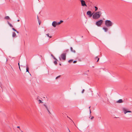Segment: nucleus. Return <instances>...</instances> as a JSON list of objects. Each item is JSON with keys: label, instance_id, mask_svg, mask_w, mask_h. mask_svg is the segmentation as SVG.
<instances>
[{"label": "nucleus", "instance_id": "1", "mask_svg": "<svg viewBox=\"0 0 132 132\" xmlns=\"http://www.w3.org/2000/svg\"><path fill=\"white\" fill-rule=\"evenodd\" d=\"M102 14L101 11L97 12L93 15V18L94 19H97L99 18Z\"/></svg>", "mask_w": 132, "mask_h": 132}, {"label": "nucleus", "instance_id": "2", "mask_svg": "<svg viewBox=\"0 0 132 132\" xmlns=\"http://www.w3.org/2000/svg\"><path fill=\"white\" fill-rule=\"evenodd\" d=\"M66 53L63 52L62 54L59 57V59L61 61L63 60L64 61L66 59Z\"/></svg>", "mask_w": 132, "mask_h": 132}, {"label": "nucleus", "instance_id": "3", "mask_svg": "<svg viewBox=\"0 0 132 132\" xmlns=\"http://www.w3.org/2000/svg\"><path fill=\"white\" fill-rule=\"evenodd\" d=\"M113 23L109 20H106L105 21V24L108 27H110L112 26Z\"/></svg>", "mask_w": 132, "mask_h": 132}, {"label": "nucleus", "instance_id": "4", "mask_svg": "<svg viewBox=\"0 0 132 132\" xmlns=\"http://www.w3.org/2000/svg\"><path fill=\"white\" fill-rule=\"evenodd\" d=\"M103 21L102 20H100L96 22V24L98 26H100L102 23Z\"/></svg>", "mask_w": 132, "mask_h": 132}, {"label": "nucleus", "instance_id": "5", "mask_svg": "<svg viewBox=\"0 0 132 132\" xmlns=\"http://www.w3.org/2000/svg\"><path fill=\"white\" fill-rule=\"evenodd\" d=\"M81 3V5L82 6H87L86 5V4L85 2V1L83 0H81L80 1Z\"/></svg>", "mask_w": 132, "mask_h": 132}, {"label": "nucleus", "instance_id": "6", "mask_svg": "<svg viewBox=\"0 0 132 132\" xmlns=\"http://www.w3.org/2000/svg\"><path fill=\"white\" fill-rule=\"evenodd\" d=\"M87 14L89 15L90 18L91 17L92 15H93V14L91 13V12L90 11H88L87 12Z\"/></svg>", "mask_w": 132, "mask_h": 132}, {"label": "nucleus", "instance_id": "7", "mask_svg": "<svg viewBox=\"0 0 132 132\" xmlns=\"http://www.w3.org/2000/svg\"><path fill=\"white\" fill-rule=\"evenodd\" d=\"M52 25L54 27H55L56 25H57V22L55 21H54L53 22Z\"/></svg>", "mask_w": 132, "mask_h": 132}, {"label": "nucleus", "instance_id": "8", "mask_svg": "<svg viewBox=\"0 0 132 132\" xmlns=\"http://www.w3.org/2000/svg\"><path fill=\"white\" fill-rule=\"evenodd\" d=\"M123 110L124 112V113L126 114L127 112H131V111H126V109L125 108H123Z\"/></svg>", "mask_w": 132, "mask_h": 132}, {"label": "nucleus", "instance_id": "9", "mask_svg": "<svg viewBox=\"0 0 132 132\" xmlns=\"http://www.w3.org/2000/svg\"><path fill=\"white\" fill-rule=\"evenodd\" d=\"M43 105L46 109L47 110L48 113L49 114H51V112H50V111L48 109V107H47V105L46 104H43Z\"/></svg>", "mask_w": 132, "mask_h": 132}, {"label": "nucleus", "instance_id": "10", "mask_svg": "<svg viewBox=\"0 0 132 132\" xmlns=\"http://www.w3.org/2000/svg\"><path fill=\"white\" fill-rule=\"evenodd\" d=\"M123 102L122 100L120 99L119 100H118L116 102L118 103H122Z\"/></svg>", "mask_w": 132, "mask_h": 132}, {"label": "nucleus", "instance_id": "11", "mask_svg": "<svg viewBox=\"0 0 132 132\" xmlns=\"http://www.w3.org/2000/svg\"><path fill=\"white\" fill-rule=\"evenodd\" d=\"M103 29L105 32H106L108 30V29L106 27H104L103 28Z\"/></svg>", "mask_w": 132, "mask_h": 132}, {"label": "nucleus", "instance_id": "12", "mask_svg": "<svg viewBox=\"0 0 132 132\" xmlns=\"http://www.w3.org/2000/svg\"><path fill=\"white\" fill-rule=\"evenodd\" d=\"M70 50L71 52H73L74 53H75V52H76L74 50H73V49L72 47H70Z\"/></svg>", "mask_w": 132, "mask_h": 132}, {"label": "nucleus", "instance_id": "13", "mask_svg": "<svg viewBox=\"0 0 132 132\" xmlns=\"http://www.w3.org/2000/svg\"><path fill=\"white\" fill-rule=\"evenodd\" d=\"M63 21L62 20H61L60 22H57V25H60L61 23L63 22Z\"/></svg>", "mask_w": 132, "mask_h": 132}, {"label": "nucleus", "instance_id": "14", "mask_svg": "<svg viewBox=\"0 0 132 132\" xmlns=\"http://www.w3.org/2000/svg\"><path fill=\"white\" fill-rule=\"evenodd\" d=\"M55 60L54 61V63L55 65L57 64V60L56 59H55Z\"/></svg>", "mask_w": 132, "mask_h": 132}, {"label": "nucleus", "instance_id": "15", "mask_svg": "<svg viewBox=\"0 0 132 132\" xmlns=\"http://www.w3.org/2000/svg\"><path fill=\"white\" fill-rule=\"evenodd\" d=\"M7 23L8 24H9V25L10 26V27H13V26L8 21Z\"/></svg>", "mask_w": 132, "mask_h": 132}, {"label": "nucleus", "instance_id": "16", "mask_svg": "<svg viewBox=\"0 0 132 132\" xmlns=\"http://www.w3.org/2000/svg\"><path fill=\"white\" fill-rule=\"evenodd\" d=\"M16 34L15 32H13L12 33V37H14L16 36Z\"/></svg>", "mask_w": 132, "mask_h": 132}, {"label": "nucleus", "instance_id": "17", "mask_svg": "<svg viewBox=\"0 0 132 132\" xmlns=\"http://www.w3.org/2000/svg\"><path fill=\"white\" fill-rule=\"evenodd\" d=\"M26 72H28V73H29V69L28 67H26Z\"/></svg>", "mask_w": 132, "mask_h": 132}, {"label": "nucleus", "instance_id": "18", "mask_svg": "<svg viewBox=\"0 0 132 132\" xmlns=\"http://www.w3.org/2000/svg\"><path fill=\"white\" fill-rule=\"evenodd\" d=\"M51 56L54 59H56V58L54 56H53V55L52 54H51Z\"/></svg>", "mask_w": 132, "mask_h": 132}, {"label": "nucleus", "instance_id": "19", "mask_svg": "<svg viewBox=\"0 0 132 132\" xmlns=\"http://www.w3.org/2000/svg\"><path fill=\"white\" fill-rule=\"evenodd\" d=\"M5 18L6 19H10V18L9 16H7L5 17Z\"/></svg>", "mask_w": 132, "mask_h": 132}, {"label": "nucleus", "instance_id": "20", "mask_svg": "<svg viewBox=\"0 0 132 132\" xmlns=\"http://www.w3.org/2000/svg\"><path fill=\"white\" fill-rule=\"evenodd\" d=\"M73 61V60H69L68 61V62H69V63H71V62H72V61Z\"/></svg>", "mask_w": 132, "mask_h": 132}, {"label": "nucleus", "instance_id": "21", "mask_svg": "<svg viewBox=\"0 0 132 132\" xmlns=\"http://www.w3.org/2000/svg\"><path fill=\"white\" fill-rule=\"evenodd\" d=\"M49 34H47L46 35L48 37H49L50 38H51V36H49Z\"/></svg>", "mask_w": 132, "mask_h": 132}, {"label": "nucleus", "instance_id": "22", "mask_svg": "<svg viewBox=\"0 0 132 132\" xmlns=\"http://www.w3.org/2000/svg\"><path fill=\"white\" fill-rule=\"evenodd\" d=\"M39 103H43V102H42V101L40 100H39Z\"/></svg>", "mask_w": 132, "mask_h": 132}, {"label": "nucleus", "instance_id": "23", "mask_svg": "<svg viewBox=\"0 0 132 132\" xmlns=\"http://www.w3.org/2000/svg\"><path fill=\"white\" fill-rule=\"evenodd\" d=\"M95 11H96L98 9V8L96 6H95Z\"/></svg>", "mask_w": 132, "mask_h": 132}, {"label": "nucleus", "instance_id": "24", "mask_svg": "<svg viewBox=\"0 0 132 132\" xmlns=\"http://www.w3.org/2000/svg\"><path fill=\"white\" fill-rule=\"evenodd\" d=\"M12 29L14 31H17V30L15 29L14 28H12Z\"/></svg>", "mask_w": 132, "mask_h": 132}, {"label": "nucleus", "instance_id": "25", "mask_svg": "<svg viewBox=\"0 0 132 132\" xmlns=\"http://www.w3.org/2000/svg\"><path fill=\"white\" fill-rule=\"evenodd\" d=\"M84 90H85L84 89H83L81 92V93H83L84 92Z\"/></svg>", "mask_w": 132, "mask_h": 132}, {"label": "nucleus", "instance_id": "26", "mask_svg": "<svg viewBox=\"0 0 132 132\" xmlns=\"http://www.w3.org/2000/svg\"><path fill=\"white\" fill-rule=\"evenodd\" d=\"M60 77V76H58V77H56V79H57V78H58L59 77Z\"/></svg>", "mask_w": 132, "mask_h": 132}, {"label": "nucleus", "instance_id": "27", "mask_svg": "<svg viewBox=\"0 0 132 132\" xmlns=\"http://www.w3.org/2000/svg\"><path fill=\"white\" fill-rule=\"evenodd\" d=\"M77 61H75L73 62V63H75Z\"/></svg>", "mask_w": 132, "mask_h": 132}, {"label": "nucleus", "instance_id": "28", "mask_svg": "<svg viewBox=\"0 0 132 132\" xmlns=\"http://www.w3.org/2000/svg\"><path fill=\"white\" fill-rule=\"evenodd\" d=\"M94 118L93 116H92L91 118V119H92L93 118Z\"/></svg>", "mask_w": 132, "mask_h": 132}, {"label": "nucleus", "instance_id": "29", "mask_svg": "<svg viewBox=\"0 0 132 132\" xmlns=\"http://www.w3.org/2000/svg\"><path fill=\"white\" fill-rule=\"evenodd\" d=\"M89 111H90V113H91V111L90 109H89Z\"/></svg>", "mask_w": 132, "mask_h": 132}, {"label": "nucleus", "instance_id": "30", "mask_svg": "<svg viewBox=\"0 0 132 132\" xmlns=\"http://www.w3.org/2000/svg\"><path fill=\"white\" fill-rule=\"evenodd\" d=\"M99 58H98V60H97V62H98V60H99Z\"/></svg>", "mask_w": 132, "mask_h": 132}, {"label": "nucleus", "instance_id": "31", "mask_svg": "<svg viewBox=\"0 0 132 132\" xmlns=\"http://www.w3.org/2000/svg\"><path fill=\"white\" fill-rule=\"evenodd\" d=\"M17 128H19L20 129V127H19V126H18V127H17Z\"/></svg>", "mask_w": 132, "mask_h": 132}, {"label": "nucleus", "instance_id": "32", "mask_svg": "<svg viewBox=\"0 0 132 132\" xmlns=\"http://www.w3.org/2000/svg\"><path fill=\"white\" fill-rule=\"evenodd\" d=\"M19 69H20V71H21V69H20V67H19Z\"/></svg>", "mask_w": 132, "mask_h": 132}, {"label": "nucleus", "instance_id": "33", "mask_svg": "<svg viewBox=\"0 0 132 132\" xmlns=\"http://www.w3.org/2000/svg\"><path fill=\"white\" fill-rule=\"evenodd\" d=\"M18 65L19 66V67H20V64H19V63H18Z\"/></svg>", "mask_w": 132, "mask_h": 132}, {"label": "nucleus", "instance_id": "34", "mask_svg": "<svg viewBox=\"0 0 132 132\" xmlns=\"http://www.w3.org/2000/svg\"><path fill=\"white\" fill-rule=\"evenodd\" d=\"M17 21L18 22H19L20 21V20H18Z\"/></svg>", "mask_w": 132, "mask_h": 132}, {"label": "nucleus", "instance_id": "35", "mask_svg": "<svg viewBox=\"0 0 132 132\" xmlns=\"http://www.w3.org/2000/svg\"><path fill=\"white\" fill-rule=\"evenodd\" d=\"M16 32L18 33H19V32L18 31H16Z\"/></svg>", "mask_w": 132, "mask_h": 132}, {"label": "nucleus", "instance_id": "36", "mask_svg": "<svg viewBox=\"0 0 132 132\" xmlns=\"http://www.w3.org/2000/svg\"><path fill=\"white\" fill-rule=\"evenodd\" d=\"M90 106H89V109H90Z\"/></svg>", "mask_w": 132, "mask_h": 132}, {"label": "nucleus", "instance_id": "37", "mask_svg": "<svg viewBox=\"0 0 132 132\" xmlns=\"http://www.w3.org/2000/svg\"><path fill=\"white\" fill-rule=\"evenodd\" d=\"M67 117H68V118H69V119H70V118L69 117H68V116H67Z\"/></svg>", "mask_w": 132, "mask_h": 132}, {"label": "nucleus", "instance_id": "38", "mask_svg": "<svg viewBox=\"0 0 132 132\" xmlns=\"http://www.w3.org/2000/svg\"><path fill=\"white\" fill-rule=\"evenodd\" d=\"M68 130H69V132H70V131L69 130V129H68Z\"/></svg>", "mask_w": 132, "mask_h": 132}, {"label": "nucleus", "instance_id": "39", "mask_svg": "<svg viewBox=\"0 0 132 132\" xmlns=\"http://www.w3.org/2000/svg\"><path fill=\"white\" fill-rule=\"evenodd\" d=\"M59 64L60 65H61V64L60 63Z\"/></svg>", "mask_w": 132, "mask_h": 132}, {"label": "nucleus", "instance_id": "40", "mask_svg": "<svg viewBox=\"0 0 132 132\" xmlns=\"http://www.w3.org/2000/svg\"><path fill=\"white\" fill-rule=\"evenodd\" d=\"M72 121L73 122V121L72 120Z\"/></svg>", "mask_w": 132, "mask_h": 132}, {"label": "nucleus", "instance_id": "41", "mask_svg": "<svg viewBox=\"0 0 132 132\" xmlns=\"http://www.w3.org/2000/svg\"><path fill=\"white\" fill-rule=\"evenodd\" d=\"M39 24H40V23H39Z\"/></svg>", "mask_w": 132, "mask_h": 132}, {"label": "nucleus", "instance_id": "42", "mask_svg": "<svg viewBox=\"0 0 132 132\" xmlns=\"http://www.w3.org/2000/svg\"><path fill=\"white\" fill-rule=\"evenodd\" d=\"M68 51V50H66V51L67 52Z\"/></svg>", "mask_w": 132, "mask_h": 132}, {"label": "nucleus", "instance_id": "43", "mask_svg": "<svg viewBox=\"0 0 132 132\" xmlns=\"http://www.w3.org/2000/svg\"><path fill=\"white\" fill-rule=\"evenodd\" d=\"M88 72H89V71L88 70Z\"/></svg>", "mask_w": 132, "mask_h": 132}]
</instances>
